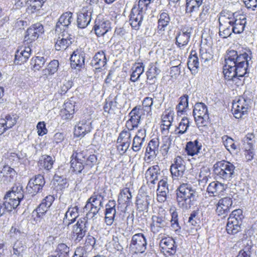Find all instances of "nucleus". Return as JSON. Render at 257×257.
Returning <instances> with one entry per match:
<instances>
[{
	"label": "nucleus",
	"mask_w": 257,
	"mask_h": 257,
	"mask_svg": "<svg viewBox=\"0 0 257 257\" xmlns=\"http://www.w3.org/2000/svg\"><path fill=\"white\" fill-rule=\"evenodd\" d=\"M223 73L225 79L235 81V79L248 76V66L251 57L246 53L238 55L235 50L227 52Z\"/></svg>",
	"instance_id": "1"
},
{
	"label": "nucleus",
	"mask_w": 257,
	"mask_h": 257,
	"mask_svg": "<svg viewBox=\"0 0 257 257\" xmlns=\"http://www.w3.org/2000/svg\"><path fill=\"white\" fill-rule=\"evenodd\" d=\"M219 23V36L226 38L231 35L232 33L240 34L244 30L246 19L244 16H235L224 15L221 13L218 18Z\"/></svg>",
	"instance_id": "2"
},
{
	"label": "nucleus",
	"mask_w": 257,
	"mask_h": 257,
	"mask_svg": "<svg viewBox=\"0 0 257 257\" xmlns=\"http://www.w3.org/2000/svg\"><path fill=\"white\" fill-rule=\"evenodd\" d=\"M177 202L183 209H188L194 205L198 198L197 192L191 185L182 184L176 190Z\"/></svg>",
	"instance_id": "3"
},
{
	"label": "nucleus",
	"mask_w": 257,
	"mask_h": 257,
	"mask_svg": "<svg viewBox=\"0 0 257 257\" xmlns=\"http://www.w3.org/2000/svg\"><path fill=\"white\" fill-rule=\"evenodd\" d=\"M103 200L104 196L101 193L94 192L91 197L87 200L84 207V209L88 210L86 215L89 216L92 214L91 217H94L102 207Z\"/></svg>",
	"instance_id": "4"
},
{
	"label": "nucleus",
	"mask_w": 257,
	"mask_h": 257,
	"mask_svg": "<svg viewBox=\"0 0 257 257\" xmlns=\"http://www.w3.org/2000/svg\"><path fill=\"white\" fill-rule=\"evenodd\" d=\"M214 173L220 178L225 180H230L234 172L235 167L231 163L221 161L214 165Z\"/></svg>",
	"instance_id": "5"
},
{
	"label": "nucleus",
	"mask_w": 257,
	"mask_h": 257,
	"mask_svg": "<svg viewBox=\"0 0 257 257\" xmlns=\"http://www.w3.org/2000/svg\"><path fill=\"white\" fill-rule=\"evenodd\" d=\"M193 113L198 128L207 125L209 115L207 106L204 103H196L195 104Z\"/></svg>",
	"instance_id": "6"
},
{
	"label": "nucleus",
	"mask_w": 257,
	"mask_h": 257,
	"mask_svg": "<svg viewBox=\"0 0 257 257\" xmlns=\"http://www.w3.org/2000/svg\"><path fill=\"white\" fill-rule=\"evenodd\" d=\"M169 220L165 215L161 214L154 215L151 218L150 224L151 231L153 234L162 233L168 227Z\"/></svg>",
	"instance_id": "7"
},
{
	"label": "nucleus",
	"mask_w": 257,
	"mask_h": 257,
	"mask_svg": "<svg viewBox=\"0 0 257 257\" xmlns=\"http://www.w3.org/2000/svg\"><path fill=\"white\" fill-rule=\"evenodd\" d=\"M145 8H141L137 5L133 6L130 15L129 22L132 27L135 30H139L142 25L144 15L146 12Z\"/></svg>",
	"instance_id": "8"
},
{
	"label": "nucleus",
	"mask_w": 257,
	"mask_h": 257,
	"mask_svg": "<svg viewBox=\"0 0 257 257\" xmlns=\"http://www.w3.org/2000/svg\"><path fill=\"white\" fill-rule=\"evenodd\" d=\"M252 101L248 98L244 97L240 98L236 102L232 104V113L236 118H241L250 107Z\"/></svg>",
	"instance_id": "9"
},
{
	"label": "nucleus",
	"mask_w": 257,
	"mask_h": 257,
	"mask_svg": "<svg viewBox=\"0 0 257 257\" xmlns=\"http://www.w3.org/2000/svg\"><path fill=\"white\" fill-rule=\"evenodd\" d=\"M147 239L141 233L134 234L130 244L131 251L135 253H144L147 248Z\"/></svg>",
	"instance_id": "10"
},
{
	"label": "nucleus",
	"mask_w": 257,
	"mask_h": 257,
	"mask_svg": "<svg viewBox=\"0 0 257 257\" xmlns=\"http://www.w3.org/2000/svg\"><path fill=\"white\" fill-rule=\"evenodd\" d=\"M87 217L80 218L73 226L72 236L76 242H79L86 235L88 229Z\"/></svg>",
	"instance_id": "11"
},
{
	"label": "nucleus",
	"mask_w": 257,
	"mask_h": 257,
	"mask_svg": "<svg viewBox=\"0 0 257 257\" xmlns=\"http://www.w3.org/2000/svg\"><path fill=\"white\" fill-rule=\"evenodd\" d=\"M193 28L189 25L184 26L177 33L176 37V44L182 49L187 46L190 41Z\"/></svg>",
	"instance_id": "12"
},
{
	"label": "nucleus",
	"mask_w": 257,
	"mask_h": 257,
	"mask_svg": "<svg viewBox=\"0 0 257 257\" xmlns=\"http://www.w3.org/2000/svg\"><path fill=\"white\" fill-rule=\"evenodd\" d=\"M244 155L247 161L253 159L255 155V136L253 134H247L243 139Z\"/></svg>",
	"instance_id": "13"
},
{
	"label": "nucleus",
	"mask_w": 257,
	"mask_h": 257,
	"mask_svg": "<svg viewBox=\"0 0 257 257\" xmlns=\"http://www.w3.org/2000/svg\"><path fill=\"white\" fill-rule=\"evenodd\" d=\"M44 32V27L41 24H35L27 30L24 38L25 42L27 44H30L36 40Z\"/></svg>",
	"instance_id": "14"
},
{
	"label": "nucleus",
	"mask_w": 257,
	"mask_h": 257,
	"mask_svg": "<svg viewBox=\"0 0 257 257\" xmlns=\"http://www.w3.org/2000/svg\"><path fill=\"white\" fill-rule=\"evenodd\" d=\"M92 10L89 6L83 7L78 13L77 23L78 27L81 29L86 28L91 20Z\"/></svg>",
	"instance_id": "15"
},
{
	"label": "nucleus",
	"mask_w": 257,
	"mask_h": 257,
	"mask_svg": "<svg viewBox=\"0 0 257 257\" xmlns=\"http://www.w3.org/2000/svg\"><path fill=\"white\" fill-rule=\"evenodd\" d=\"M45 184L43 176L39 174L31 178L27 185V190L30 194H36L42 190Z\"/></svg>",
	"instance_id": "16"
},
{
	"label": "nucleus",
	"mask_w": 257,
	"mask_h": 257,
	"mask_svg": "<svg viewBox=\"0 0 257 257\" xmlns=\"http://www.w3.org/2000/svg\"><path fill=\"white\" fill-rule=\"evenodd\" d=\"M55 48L57 51L65 50L74 41L73 37L67 33L63 32L54 39Z\"/></svg>",
	"instance_id": "17"
},
{
	"label": "nucleus",
	"mask_w": 257,
	"mask_h": 257,
	"mask_svg": "<svg viewBox=\"0 0 257 257\" xmlns=\"http://www.w3.org/2000/svg\"><path fill=\"white\" fill-rule=\"evenodd\" d=\"M186 167L183 159L177 156L175 158L174 163L170 167V171L174 179H179L183 177Z\"/></svg>",
	"instance_id": "18"
},
{
	"label": "nucleus",
	"mask_w": 257,
	"mask_h": 257,
	"mask_svg": "<svg viewBox=\"0 0 257 257\" xmlns=\"http://www.w3.org/2000/svg\"><path fill=\"white\" fill-rule=\"evenodd\" d=\"M130 118L126 122V126L129 130H133L138 126L140 122L141 113L139 107H135L129 113Z\"/></svg>",
	"instance_id": "19"
},
{
	"label": "nucleus",
	"mask_w": 257,
	"mask_h": 257,
	"mask_svg": "<svg viewBox=\"0 0 257 257\" xmlns=\"http://www.w3.org/2000/svg\"><path fill=\"white\" fill-rule=\"evenodd\" d=\"M85 53L81 48L75 50L70 57L72 68L79 69L84 66Z\"/></svg>",
	"instance_id": "20"
},
{
	"label": "nucleus",
	"mask_w": 257,
	"mask_h": 257,
	"mask_svg": "<svg viewBox=\"0 0 257 257\" xmlns=\"http://www.w3.org/2000/svg\"><path fill=\"white\" fill-rule=\"evenodd\" d=\"M232 205V200L231 198L226 197L220 199L216 204V213L225 217L230 212Z\"/></svg>",
	"instance_id": "21"
},
{
	"label": "nucleus",
	"mask_w": 257,
	"mask_h": 257,
	"mask_svg": "<svg viewBox=\"0 0 257 257\" xmlns=\"http://www.w3.org/2000/svg\"><path fill=\"white\" fill-rule=\"evenodd\" d=\"M17 173L15 170L8 165H0V179L5 184L12 182Z\"/></svg>",
	"instance_id": "22"
},
{
	"label": "nucleus",
	"mask_w": 257,
	"mask_h": 257,
	"mask_svg": "<svg viewBox=\"0 0 257 257\" xmlns=\"http://www.w3.org/2000/svg\"><path fill=\"white\" fill-rule=\"evenodd\" d=\"M116 202L109 200L105 205V222L107 225H111L115 220Z\"/></svg>",
	"instance_id": "23"
},
{
	"label": "nucleus",
	"mask_w": 257,
	"mask_h": 257,
	"mask_svg": "<svg viewBox=\"0 0 257 257\" xmlns=\"http://www.w3.org/2000/svg\"><path fill=\"white\" fill-rule=\"evenodd\" d=\"M110 23L109 21L103 19H96L95 21L94 30L96 35L98 36H103L110 30Z\"/></svg>",
	"instance_id": "24"
},
{
	"label": "nucleus",
	"mask_w": 257,
	"mask_h": 257,
	"mask_svg": "<svg viewBox=\"0 0 257 257\" xmlns=\"http://www.w3.org/2000/svg\"><path fill=\"white\" fill-rule=\"evenodd\" d=\"M160 245L163 251L168 253L169 255H174L176 252L177 245L172 238L168 237L162 239Z\"/></svg>",
	"instance_id": "25"
},
{
	"label": "nucleus",
	"mask_w": 257,
	"mask_h": 257,
	"mask_svg": "<svg viewBox=\"0 0 257 257\" xmlns=\"http://www.w3.org/2000/svg\"><path fill=\"white\" fill-rule=\"evenodd\" d=\"M91 122L89 120H82L74 127V134L78 137H83L91 130Z\"/></svg>",
	"instance_id": "26"
},
{
	"label": "nucleus",
	"mask_w": 257,
	"mask_h": 257,
	"mask_svg": "<svg viewBox=\"0 0 257 257\" xmlns=\"http://www.w3.org/2000/svg\"><path fill=\"white\" fill-rule=\"evenodd\" d=\"M159 142L157 139L151 140L146 148L145 157L147 160H152L154 159L158 153Z\"/></svg>",
	"instance_id": "27"
},
{
	"label": "nucleus",
	"mask_w": 257,
	"mask_h": 257,
	"mask_svg": "<svg viewBox=\"0 0 257 257\" xmlns=\"http://www.w3.org/2000/svg\"><path fill=\"white\" fill-rule=\"evenodd\" d=\"M31 51L30 45L18 49L15 55V62L18 64H21L26 62L30 56Z\"/></svg>",
	"instance_id": "28"
},
{
	"label": "nucleus",
	"mask_w": 257,
	"mask_h": 257,
	"mask_svg": "<svg viewBox=\"0 0 257 257\" xmlns=\"http://www.w3.org/2000/svg\"><path fill=\"white\" fill-rule=\"evenodd\" d=\"M157 192L158 201L160 202H164L169 193L168 184L166 179H162L159 182Z\"/></svg>",
	"instance_id": "29"
},
{
	"label": "nucleus",
	"mask_w": 257,
	"mask_h": 257,
	"mask_svg": "<svg viewBox=\"0 0 257 257\" xmlns=\"http://www.w3.org/2000/svg\"><path fill=\"white\" fill-rule=\"evenodd\" d=\"M73 14L71 12L63 13L59 18L58 22L56 25V30L58 29L64 30L68 28L71 22L73 21Z\"/></svg>",
	"instance_id": "30"
},
{
	"label": "nucleus",
	"mask_w": 257,
	"mask_h": 257,
	"mask_svg": "<svg viewBox=\"0 0 257 257\" xmlns=\"http://www.w3.org/2000/svg\"><path fill=\"white\" fill-rule=\"evenodd\" d=\"M226 185L218 181L212 182L207 188V191L210 196H216L222 193L226 189Z\"/></svg>",
	"instance_id": "31"
},
{
	"label": "nucleus",
	"mask_w": 257,
	"mask_h": 257,
	"mask_svg": "<svg viewBox=\"0 0 257 257\" xmlns=\"http://www.w3.org/2000/svg\"><path fill=\"white\" fill-rule=\"evenodd\" d=\"M78 208L77 206L69 208L65 213L63 218V223L65 225L69 226L73 223L76 219L78 217Z\"/></svg>",
	"instance_id": "32"
},
{
	"label": "nucleus",
	"mask_w": 257,
	"mask_h": 257,
	"mask_svg": "<svg viewBox=\"0 0 257 257\" xmlns=\"http://www.w3.org/2000/svg\"><path fill=\"white\" fill-rule=\"evenodd\" d=\"M146 178L148 182L153 184L158 180V176L160 175L159 166L155 165L150 167L146 172Z\"/></svg>",
	"instance_id": "33"
},
{
	"label": "nucleus",
	"mask_w": 257,
	"mask_h": 257,
	"mask_svg": "<svg viewBox=\"0 0 257 257\" xmlns=\"http://www.w3.org/2000/svg\"><path fill=\"white\" fill-rule=\"evenodd\" d=\"M160 70L155 65L150 64L148 70L146 72V83L150 85L155 83L157 76L160 73Z\"/></svg>",
	"instance_id": "34"
},
{
	"label": "nucleus",
	"mask_w": 257,
	"mask_h": 257,
	"mask_svg": "<svg viewBox=\"0 0 257 257\" xmlns=\"http://www.w3.org/2000/svg\"><path fill=\"white\" fill-rule=\"evenodd\" d=\"M202 147L201 143L198 140L188 142L186 146V151L188 155L193 156L198 154Z\"/></svg>",
	"instance_id": "35"
},
{
	"label": "nucleus",
	"mask_w": 257,
	"mask_h": 257,
	"mask_svg": "<svg viewBox=\"0 0 257 257\" xmlns=\"http://www.w3.org/2000/svg\"><path fill=\"white\" fill-rule=\"evenodd\" d=\"M5 196L21 202L24 198L22 187L20 185L13 187L12 190L7 192Z\"/></svg>",
	"instance_id": "36"
},
{
	"label": "nucleus",
	"mask_w": 257,
	"mask_h": 257,
	"mask_svg": "<svg viewBox=\"0 0 257 257\" xmlns=\"http://www.w3.org/2000/svg\"><path fill=\"white\" fill-rule=\"evenodd\" d=\"M145 66L143 63H136L132 68V73L130 80L134 82L137 81L144 71Z\"/></svg>",
	"instance_id": "37"
},
{
	"label": "nucleus",
	"mask_w": 257,
	"mask_h": 257,
	"mask_svg": "<svg viewBox=\"0 0 257 257\" xmlns=\"http://www.w3.org/2000/svg\"><path fill=\"white\" fill-rule=\"evenodd\" d=\"M151 197L148 195H144L137 197V206L140 211H147L150 203Z\"/></svg>",
	"instance_id": "38"
},
{
	"label": "nucleus",
	"mask_w": 257,
	"mask_h": 257,
	"mask_svg": "<svg viewBox=\"0 0 257 257\" xmlns=\"http://www.w3.org/2000/svg\"><path fill=\"white\" fill-rule=\"evenodd\" d=\"M26 248V245L22 241H17L14 244L10 257H23Z\"/></svg>",
	"instance_id": "39"
},
{
	"label": "nucleus",
	"mask_w": 257,
	"mask_h": 257,
	"mask_svg": "<svg viewBox=\"0 0 257 257\" xmlns=\"http://www.w3.org/2000/svg\"><path fill=\"white\" fill-rule=\"evenodd\" d=\"M92 63L95 69H100L106 63V59L103 52H97L93 57Z\"/></svg>",
	"instance_id": "40"
},
{
	"label": "nucleus",
	"mask_w": 257,
	"mask_h": 257,
	"mask_svg": "<svg viewBox=\"0 0 257 257\" xmlns=\"http://www.w3.org/2000/svg\"><path fill=\"white\" fill-rule=\"evenodd\" d=\"M242 222H239L236 220H230L228 219L226 225V231L228 234H235L241 230Z\"/></svg>",
	"instance_id": "41"
},
{
	"label": "nucleus",
	"mask_w": 257,
	"mask_h": 257,
	"mask_svg": "<svg viewBox=\"0 0 257 257\" xmlns=\"http://www.w3.org/2000/svg\"><path fill=\"white\" fill-rule=\"evenodd\" d=\"M170 18L169 14L163 12L160 14L159 19L158 20V29L159 31H164L165 28L169 25Z\"/></svg>",
	"instance_id": "42"
},
{
	"label": "nucleus",
	"mask_w": 257,
	"mask_h": 257,
	"mask_svg": "<svg viewBox=\"0 0 257 257\" xmlns=\"http://www.w3.org/2000/svg\"><path fill=\"white\" fill-rule=\"evenodd\" d=\"M49 207H50L48 206L47 204L42 202L36 209L33 212V215L34 216L36 215V216L34 218V219L36 221H40Z\"/></svg>",
	"instance_id": "43"
},
{
	"label": "nucleus",
	"mask_w": 257,
	"mask_h": 257,
	"mask_svg": "<svg viewBox=\"0 0 257 257\" xmlns=\"http://www.w3.org/2000/svg\"><path fill=\"white\" fill-rule=\"evenodd\" d=\"M243 247L241 249L236 257H250L251 254L252 243L249 240L243 241Z\"/></svg>",
	"instance_id": "44"
},
{
	"label": "nucleus",
	"mask_w": 257,
	"mask_h": 257,
	"mask_svg": "<svg viewBox=\"0 0 257 257\" xmlns=\"http://www.w3.org/2000/svg\"><path fill=\"white\" fill-rule=\"evenodd\" d=\"M188 68L191 70H196L199 67V58L195 51H192L187 63Z\"/></svg>",
	"instance_id": "45"
},
{
	"label": "nucleus",
	"mask_w": 257,
	"mask_h": 257,
	"mask_svg": "<svg viewBox=\"0 0 257 257\" xmlns=\"http://www.w3.org/2000/svg\"><path fill=\"white\" fill-rule=\"evenodd\" d=\"M44 2L45 0H29L27 3L29 6L27 11L29 13H35L40 9Z\"/></svg>",
	"instance_id": "46"
},
{
	"label": "nucleus",
	"mask_w": 257,
	"mask_h": 257,
	"mask_svg": "<svg viewBox=\"0 0 257 257\" xmlns=\"http://www.w3.org/2000/svg\"><path fill=\"white\" fill-rule=\"evenodd\" d=\"M54 160L52 157L48 155H44L39 161L40 166L47 170H50L53 167Z\"/></svg>",
	"instance_id": "47"
},
{
	"label": "nucleus",
	"mask_w": 257,
	"mask_h": 257,
	"mask_svg": "<svg viewBox=\"0 0 257 257\" xmlns=\"http://www.w3.org/2000/svg\"><path fill=\"white\" fill-rule=\"evenodd\" d=\"M132 197V196L129 189L125 188L120 193L118 198V201L120 203L128 205L131 202Z\"/></svg>",
	"instance_id": "48"
},
{
	"label": "nucleus",
	"mask_w": 257,
	"mask_h": 257,
	"mask_svg": "<svg viewBox=\"0 0 257 257\" xmlns=\"http://www.w3.org/2000/svg\"><path fill=\"white\" fill-rule=\"evenodd\" d=\"M222 140L226 149L230 153L234 152L237 149V146L235 144L234 140L227 136H223Z\"/></svg>",
	"instance_id": "49"
},
{
	"label": "nucleus",
	"mask_w": 257,
	"mask_h": 257,
	"mask_svg": "<svg viewBox=\"0 0 257 257\" xmlns=\"http://www.w3.org/2000/svg\"><path fill=\"white\" fill-rule=\"evenodd\" d=\"M188 106V96L186 94L180 97V101L178 104L176 106V110L179 113L182 114L186 111V109Z\"/></svg>",
	"instance_id": "50"
},
{
	"label": "nucleus",
	"mask_w": 257,
	"mask_h": 257,
	"mask_svg": "<svg viewBox=\"0 0 257 257\" xmlns=\"http://www.w3.org/2000/svg\"><path fill=\"white\" fill-rule=\"evenodd\" d=\"M189 126L190 121L189 118L186 117H183L177 128L179 131L176 133V134L178 135H181L185 134L186 133Z\"/></svg>",
	"instance_id": "51"
},
{
	"label": "nucleus",
	"mask_w": 257,
	"mask_h": 257,
	"mask_svg": "<svg viewBox=\"0 0 257 257\" xmlns=\"http://www.w3.org/2000/svg\"><path fill=\"white\" fill-rule=\"evenodd\" d=\"M201 5L202 4L195 0H186V13H192L197 12Z\"/></svg>",
	"instance_id": "52"
},
{
	"label": "nucleus",
	"mask_w": 257,
	"mask_h": 257,
	"mask_svg": "<svg viewBox=\"0 0 257 257\" xmlns=\"http://www.w3.org/2000/svg\"><path fill=\"white\" fill-rule=\"evenodd\" d=\"M1 122L7 127V130L12 128L17 122V117L14 115H6L5 118H1Z\"/></svg>",
	"instance_id": "53"
},
{
	"label": "nucleus",
	"mask_w": 257,
	"mask_h": 257,
	"mask_svg": "<svg viewBox=\"0 0 257 257\" xmlns=\"http://www.w3.org/2000/svg\"><path fill=\"white\" fill-rule=\"evenodd\" d=\"M131 130H125L122 131L119 135L118 137L117 143H131V133L130 132Z\"/></svg>",
	"instance_id": "54"
},
{
	"label": "nucleus",
	"mask_w": 257,
	"mask_h": 257,
	"mask_svg": "<svg viewBox=\"0 0 257 257\" xmlns=\"http://www.w3.org/2000/svg\"><path fill=\"white\" fill-rule=\"evenodd\" d=\"M46 59L44 57L37 56L31 60L34 71L39 70L45 64Z\"/></svg>",
	"instance_id": "55"
},
{
	"label": "nucleus",
	"mask_w": 257,
	"mask_h": 257,
	"mask_svg": "<svg viewBox=\"0 0 257 257\" xmlns=\"http://www.w3.org/2000/svg\"><path fill=\"white\" fill-rule=\"evenodd\" d=\"M4 200V202L9 211H11L13 209L17 208L20 203V201L17 200H13L7 196H5Z\"/></svg>",
	"instance_id": "56"
},
{
	"label": "nucleus",
	"mask_w": 257,
	"mask_h": 257,
	"mask_svg": "<svg viewBox=\"0 0 257 257\" xmlns=\"http://www.w3.org/2000/svg\"><path fill=\"white\" fill-rule=\"evenodd\" d=\"M87 155V152L86 150L82 151L78 149L73 153L71 159H75L76 161H79L84 163Z\"/></svg>",
	"instance_id": "57"
},
{
	"label": "nucleus",
	"mask_w": 257,
	"mask_h": 257,
	"mask_svg": "<svg viewBox=\"0 0 257 257\" xmlns=\"http://www.w3.org/2000/svg\"><path fill=\"white\" fill-rule=\"evenodd\" d=\"M71 167L73 172L76 173H81L84 169V163L79 161H76L75 159H71Z\"/></svg>",
	"instance_id": "58"
},
{
	"label": "nucleus",
	"mask_w": 257,
	"mask_h": 257,
	"mask_svg": "<svg viewBox=\"0 0 257 257\" xmlns=\"http://www.w3.org/2000/svg\"><path fill=\"white\" fill-rule=\"evenodd\" d=\"M243 217L242 211L241 209H238L232 211L228 219L233 221L235 220L239 222H242Z\"/></svg>",
	"instance_id": "59"
},
{
	"label": "nucleus",
	"mask_w": 257,
	"mask_h": 257,
	"mask_svg": "<svg viewBox=\"0 0 257 257\" xmlns=\"http://www.w3.org/2000/svg\"><path fill=\"white\" fill-rule=\"evenodd\" d=\"M171 145V139L170 137L165 136L163 138V145L161 147V151L163 155H167Z\"/></svg>",
	"instance_id": "60"
},
{
	"label": "nucleus",
	"mask_w": 257,
	"mask_h": 257,
	"mask_svg": "<svg viewBox=\"0 0 257 257\" xmlns=\"http://www.w3.org/2000/svg\"><path fill=\"white\" fill-rule=\"evenodd\" d=\"M199 57L201 62L204 64L210 60L212 58V55L202 48L200 49Z\"/></svg>",
	"instance_id": "61"
},
{
	"label": "nucleus",
	"mask_w": 257,
	"mask_h": 257,
	"mask_svg": "<svg viewBox=\"0 0 257 257\" xmlns=\"http://www.w3.org/2000/svg\"><path fill=\"white\" fill-rule=\"evenodd\" d=\"M57 250L59 257H66L69 252V247L65 243L58 244Z\"/></svg>",
	"instance_id": "62"
},
{
	"label": "nucleus",
	"mask_w": 257,
	"mask_h": 257,
	"mask_svg": "<svg viewBox=\"0 0 257 257\" xmlns=\"http://www.w3.org/2000/svg\"><path fill=\"white\" fill-rule=\"evenodd\" d=\"M145 141L134 137L133 141L132 150L137 152L140 151L143 147Z\"/></svg>",
	"instance_id": "63"
},
{
	"label": "nucleus",
	"mask_w": 257,
	"mask_h": 257,
	"mask_svg": "<svg viewBox=\"0 0 257 257\" xmlns=\"http://www.w3.org/2000/svg\"><path fill=\"white\" fill-rule=\"evenodd\" d=\"M59 67V62L57 60L51 61L47 66V68L49 69V72L51 74H54L58 70Z\"/></svg>",
	"instance_id": "64"
}]
</instances>
